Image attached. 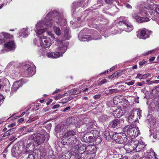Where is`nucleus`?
I'll return each mask as SVG.
<instances>
[{
	"instance_id": "nucleus-26",
	"label": "nucleus",
	"mask_w": 159,
	"mask_h": 159,
	"mask_svg": "<svg viewBox=\"0 0 159 159\" xmlns=\"http://www.w3.org/2000/svg\"><path fill=\"white\" fill-rule=\"evenodd\" d=\"M123 100H122L120 102L118 106L121 108L122 107L123 108L126 107L127 105L128 104V101L123 96Z\"/></svg>"
},
{
	"instance_id": "nucleus-45",
	"label": "nucleus",
	"mask_w": 159,
	"mask_h": 159,
	"mask_svg": "<svg viewBox=\"0 0 159 159\" xmlns=\"http://www.w3.org/2000/svg\"><path fill=\"white\" fill-rule=\"evenodd\" d=\"M155 109L158 111H159V98L157 100L156 104L155 107Z\"/></svg>"
},
{
	"instance_id": "nucleus-15",
	"label": "nucleus",
	"mask_w": 159,
	"mask_h": 159,
	"mask_svg": "<svg viewBox=\"0 0 159 159\" xmlns=\"http://www.w3.org/2000/svg\"><path fill=\"white\" fill-rule=\"evenodd\" d=\"M45 152H43L39 149H35L34 150L33 153L36 158L38 159H41L45 155Z\"/></svg>"
},
{
	"instance_id": "nucleus-52",
	"label": "nucleus",
	"mask_w": 159,
	"mask_h": 159,
	"mask_svg": "<svg viewBox=\"0 0 159 159\" xmlns=\"http://www.w3.org/2000/svg\"><path fill=\"white\" fill-rule=\"evenodd\" d=\"M35 158L34 154L29 155L27 159H34Z\"/></svg>"
},
{
	"instance_id": "nucleus-13",
	"label": "nucleus",
	"mask_w": 159,
	"mask_h": 159,
	"mask_svg": "<svg viewBox=\"0 0 159 159\" xmlns=\"http://www.w3.org/2000/svg\"><path fill=\"white\" fill-rule=\"evenodd\" d=\"M1 34L3 36V39H0V44L5 43L6 40H9L13 38V35L4 32H2Z\"/></svg>"
},
{
	"instance_id": "nucleus-32",
	"label": "nucleus",
	"mask_w": 159,
	"mask_h": 159,
	"mask_svg": "<svg viewBox=\"0 0 159 159\" xmlns=\"http://www.w3.org/2000/svg\"><path fill=\"white\" fill-rule=\"evenodd\" d=\"M81 140L83 142L87 143L93 142L91 141V139H90V138L88 137V134H85L84 137L81 139Z\"/></svg>"
},
{
	"instance_id": "nucleus-39",
	"label": "nucleus",
	"mask_w": 159,
	"mask_h": 159,
	"mask_svg": "<svg viewBox=\"0 0 159 159\" xmlns=\"http://www.w3.org/2000/svg\"><path fill=\"white\" fill-rule=\"evenodd\" d=\"M94 125V122L91 121H89L87 123L86 125L87 129H90L93 127Z\"/></svg>"
},
{
	"instance_id": "nucleus-21",
	"label": "nucleus",
	"mask_w": 159,
	"mask_h": 159,
	"mask_svg": "<svg viewBox=\"0 0 159 159\" xmlns=\"http://www.w3.org/2000/svg\"><path fill=\"white\" fill-rule=\"evenodd\" d=\"M138 144V140L136 139H133L130 141L128 144L129 145L130 147L132 148H134V150L136 151L137 148H136V146Z\"/></svg>"
},
{
	"instance_id": "nucleus-11",
	"label": "nucleus",
	"mask_w": 159,
	"mask_h": 159,
	"mask_svg": "<svg viewBox=\"0 0 159 159\" xmlns=\"http://www.w3.org/2000/svg\"><path fill=\"white\" fill-rule=\"evenodd\" d=\"M88 137L91 139V141H94L99 136V133L96 130H92L87 133Z\"/></svg>"
},
{
	"instance_id": "nucleus-14",
	"label": "nucleus",
	"mask_w": 159,
	"mask_h": 159,
	"mask_svg": "<svg viewBox=\"0 0 159 159\" xmlns=\"http://www.w3.org/2000/svg\"><path fill=\"white\" fill-rule=\"evenodd\" d=\"M137 116L135 115L134 112V110L131 111V114L129 116L128 122L131 124H133L138 120Z\"/></svg>"
},
{
	"instance_id": "nucleus-16",
	"label": "nucleus",
	"mask_w": 159,
	"mask_h": 159,
	"mask_svg": "<svg viewBox=\"0 0 159 159\" xmlns=\"http://www.w3.org/2000/svg\"><path fill=\"white\" fill-rule=\"evenodd\" d=\"M133 17L137 20V21L139 23L146 22L149 20V18L140 17L136 14H134L132 15Z\"/></svg>"
},
{
	"instance_id": "nucleus-9",
	"label": "nucleus",
	"mask_w": 159,
	"mask_h": 159,
	"mask_svg": "<svg viewBox=\"0 0 159 159\" xmlns=\"http://www.w3.org/2000/svg\"><path fill=\"white\" fill-rule=\"evenodd\" d=\"M40 39V45L43 48H46L51 45V40L50 38H47L45 36H43Z\"/></svg>"
},
{
	"instance_id": "nucleus-56",
	"label": "nucleus",
	"mask_w": 159,
	"mask_h": 159,
	"mask_svg": "<svg viewBox=\"0 0 159 159\" xmlns=\"http://www.w3.org/2000/svg\"><path fill=\"white\" fill-rule=\"evenodd\" d=\"M113 1V0H105V2L108 4H111Z\"/></svg>"
},
{
	"instance_id": "nucleus-4",
	"label": "nucleus",
	"mask_w": 159,
	"mask_h": 159,
	"mask_svg": "<svg viewBox=\"0 0 159 159\" xmlns=\"http://www.w3.org/2000/svg\"><path fill=\"white\" fill-rule=\"evenodd\" d=\"M75 132L73 130L69 131L65 133V136H67L68 138L69 144L73 145L75 144L77 142V139L76 136Z\"/></svg>"
},
{
	"instance_id": "nucleus-19",
	"label": "nucleus",
	"mask_w": 159,
	"mask_h": 159,
	"mask_svg": "<svg viewBox=\"0 0 159 159\" xmlns=\"http://www.w3.org/2000/svg\"><path fill=\"white\" fill-rule=\"evenodd\" d=\"M149 13L152 19L154 20H157V14H159V6L156 7L154 10L150 11Z\"/></svg>"
},
{
	"instance_id": "nucleus-35",
	"label": "nucleus",
	"mask_w": 159,
	"mask_h": 159,
	"mask_svg": "<svg viewBox=\"0 0 159 159\" xmlns=\"http://www.w3.org/2000/svg\"><path fill=\"white\" fill-rule=\"evenodd\" d=\"M64 129V127L61 126L60 125H57L55 128V131L57 133L61 132L62 131L63 132L65 131Z\"/></svg>"
},
{
	"instance_id": "nucleus-1",
	"label": "nucleus",
	"mask_w": 159,
	"mask_h": 159,
	"mask_svg": "<svg viewBox=\"0 0 159 159\" xmlns=\"http://www.w3.org/2000/svg\"><path fill=\"white\" fill-rule=\"evenodd\" d=\"M123 131L131 137H137L140 132L138 127H135L134 125H131L125 126L123 129Z\"/></svg>"
},
{
	"instance_id": "nucleus-48",
	"label": "nucleus",
	"mask_w": 159,
	"mask_h": 159,
	"mask_svg": "<svg viewBox=\"0 0 159 159\" xmlns=\"http://www.w3.org/2000/svg\"><path fill=\"white\" fill-rule=\"evenodd\" d=\"M104 134L105 136L106 137V138H111V136H112L110 134V133H109V131H106L105 132Z\"/></svg>"
},
{
	"instance_id": "nucleus-30",
	"label": "nucleus",
	"mask_w": 159,
	"mask_h": 159,
	"mask_svg": "<svg viewBox=\"0 0 159 159\" xmlns=\"http://www.w3.org/2000/svg\"><path fill=\"white\" fill-rule=\"evenodd\" d=\"M147 153H148V157H148L149 159L151 157L153 158L156 153L153 149L149 148H148V151Z\"/></svg>"
},
{
	"instance_id": "nucleus-59",
	"label": "nucleus",
	"mask_w": 159,
	"mask_h": 159,
	"mask_svg": "<svg viewBox=\"0 0 159 159\" xmlns=\"http://www.w3.org/2000/svg\"><path fill=\"white\" fill-rule=\"evenodd\" d=\"M154 159H159V153H155V155L153 158Z\"/></svg>"
},
{
	"instance_id": "nucleus-2",
	"label": "nucleus",
	"mask_w": 159,
	"mask_h": 159,
	"mask_svg": "<svg viewBox=\"0 0 159 159\" xmlns=\"http://www.w3.org/2000/svg\"><path fill=\"white\" fill-rule=\"evenodd\" d=\"M39 131L40 133L34 134L32 136L34 142L36 143L37 145H39L44 142L45 139V134L47 133L46 131L42 128L39 129Z\"/></svg>"
},
{
	"instance_id": "nucleus-63",
	"label": "nucleus",
	"mask_w": 159,
	"mask_h": 159,
	"mask_svg": "<svg viewBox=\"0 0 159 159\" xmlns=\"http://www.w3.org/2000/svg\"><path fill=\"white\" fill-rule=\"evenodd\" d=\"M155 59V57H151V58H150L149 59V61L152 62L153 61H154V60Z\"/></svg>"
},
{
	"instance_id": "nucleus-51",
	"label": "nucleus",
	"mask_w": 159,
	"mask_h": 159,
	"mask_svg": "<svg viewBox=\"0 0 159 159\" xmlns=\"http://www.w3.org/2000/svg\"><path fill=\"white\" fill-rule=\"evenodd\" d=\"M33 151H31L30 150H28V149H26L25 151V153L26 154H28L29 155L30 154H32V153H33Z\"/></svg>"
},
{
	"instance_id": "nucleus-17",
	"label": "nucleus",
	"mask_w": 159,
	"mask_h": 159,
	"mask_svg": "<svg viewBox=\"0 0 159 159\" xmlns=\"http://www.w3.org/2000/svg\"><path fill=\"white\" fill-rule=\"evenodd\" d=\"M120 120L115 119L110 121L109 123V126L111 128H115L117 127L119 128L120 126Z\"/></svg>"
},
{
	"instance_id": "nucleus-55",
	"label": "nucleus",
	"mask_w": 159,
	"mask_h": 159,
	"mask_svg": "<svg viewBox=\"0 0 159 159\" xmlns=\"http://www.w3.org/2000/svg\"><path fill=\"white\" fill-rule=\"evenodd\" d=\"M101 96V94H97L93 96V98L95 99H98Z\"/></svg>"
},
{
	"instance_id": "nucleus-20",
	"label": "nucleus",
	"mask_w": 159,
	"mask_h": 159,
	"mask_svg": "<svg viewBox=\"0 0 159 159\" xmlns=\"http://www.w3.org/2000/svg\"><path fill=\"white\" fill-rule=\"evenodd\" d=\"M119 139L118 141H117V143L122 144L125 143L127 140V138L126 134L125 133H120Z\"/></svg>"
},
{
	"instance_id": "nucleus-33",
	"label": "nucleus",
	"mask_w": 159,
	"mask_h": 159,
	"mask_svg": "<svg viewBox=\"0 0 159 159\" xmlns=\"http://www.w3.org/2000/svg\"><path fill=\"white\" fill-rule=\"evenodd\" d=\"M118 24L120 25H125L127 26V28L129 27V31L132 30L133 29L132 26L131 25H129L126 22V21L125 20L120 21L118 22Z\"/></svg>"
},
{
	"instance_id": "nucleus-61",
	"label": "nucleus",
	"mask_w": 159,
	"mask_h": 159,
	"mask_svg": "<svg viewBox=\"0 0 159 159\" xmlns=\"http://www.w3.org/2000/svg\"><path fill=\"white\" fill-rule=\"evenodd\" d=\"M116 75L117 74H116V72H114L112 75H111L110 76V77L111 78V77L114 78L115 77H117Z\"/></svg>"
},
{
	"instance_id": "nucleus-60",
	"label": "nucleus",
	"mask_w": 159,
	"mask_h": 159,
	"mask_svg": "<svg viewBox=\"0 0 159 159\" xmlns=\"http://www.w3.org/2000/svg\"><path fill=\"white\" fill-rule=\"evenodd\" d=\"M16 125V124L15 123H12L11 124H9L7 126L8 127H12Z\"/></svg>"
},
{
	"instance_id": "nucleus-27",
	"label": "nucleus",
	"mask_w": 159,
	"mask_h": 159,
	"mask_svg": "<svg viewBox=\"0 0 159 159\" xmlns=\"http://www.w3.org/2000/svg\"><path fill=\"white\" fill-rule=\"evenodd\" d=\"M81 91L80 89L79 88H76L75 89H72L69 91V93L71 95H75L81 93Z\"/></svg>"
},
{
	"instance_id": "nucleus-58",
	"label": "nucleus",
	"mask_w": 159,
	"mask_h": 159,
	"mask_svg": "<svg viewBox=\"0 0 159 159\" xmlns=\"http://www.w3.org/2000/svg\"><path fill=\"white\" fill-rule=\"evenodd\" d=\"M153 50H151L150 51H148V52L143 53V55L144 56L148 55V54H149L150 53H151V52H153Z\"/></svg>"
},
{
	"instance_id": "nucleus-38",
	"label": "nucleus",
	"mask_w": 159,
	"mask_h": 159,
	"mask_svg": "<svg viewBox=\"0 0 159 159\" xmlns=\"http://www.w3.org/2000/svg\"><path fill=\"white\" fill-rule=\"evenodd\" d=\"M84 2L83 0H79L77 2H74L73 4L75 5V8L81 7Z\"/></svg>"
},
{
	"instance_id": "nucleus-23",
	"label": "nucleus",
	"mask_w": 159,
	"mask_h": 159,
	"mask_svg": "<svg viewBox=\"0 0 159 159\" xmlns=\"http://www.w3.org/2000/svg\"><path fill=\"white\" fill-rule=\"evenodd\" d=\"M70 154L68 151L66 150L59 156V158L61 159H68L70 157Z\"/></svg>"
},
{
	"instance_id": "nucleus-62",
	"label": "nucleus",
	"mask_w": 159,
	"mask_h": 159,
	"mask_svg": "<svg viewBox=\"0 0 159 159\" xmlns=\"http://www.w3.org/2000/svg\"><path fill=\"white\" fill-rule=\"evenodd\" d=\"M60 105H59V104H56V105H54L52 107V109H54L57 108L59 107H60Z\"/></svg>"
},
{
	"instance_id": "nucleus-12",
	"label": "nucleus",
	"mask_w": 159,
	"mask_h": 159,
	"mask_svg": "<svg viewBox=\"0 0 159 159\" xmlns=\"http://www.w3.org/2000/svg\"><path fill=\"white\" fill-rule=\"evenodd\" d=\"M96 151V146L95 145H89L86 147V152L87 154H95Z\"/></svg>"
},
{
	"instance_id": "nucleus-22",
	"label": "nucleus",
	"mask_w": 159,
	"mask_h": 159,
	"mask_svg": "<svg viewBox=\"0 0 159 159\" xmlns=\"http://www.w3.org/2000/svg\"><path fill=\"white\" fill-rule=\"evenodd\" d=\"M123 96L118 95L114 97L113 98V102L116 105L119 106L120 101L123 100Z\"/></svg>"
},
{
	"instance_id": "nucleus-36",
	"label": "nucleus",
	"mask_w": 159,
	"mask_h": 159,
	"mask_svg": "<svg viewBox=\"0 0 159 159\" xmlns=\"http://www.w3.org/2000/svg\"><path fill=\"white\" fill-rule=\"evenodd\" d=\"M34 148L35 146L34 143H30L27 144L25 148L26 149H28V150L34 151Z\"/></svg>"
},
{
	"instance_id": "nucleus-46",
	"label": "nucleus",
	"mask_w": 159,
	"mask_h": 159,
	"mask_svg": "<svg viewBox=\"0 0 159 159\" xmlns=\"http://www.w3.org/2000/svg\"><path fill=\"white\" fill-rule=\"evenodd\" d=\"M129 147L128 148H125V149L126 150V152L127 153H130V152H132L134 150V148H131L130 147V146L129 145H128Z\"/></svg>"
},
{
	"instance_id": "nucleus-64",
	"label": "nucleus",
	"mask_w": 159,
	"mask_h": 159,
	"mask_svg": "<svg viewBox=\"0 0 159 159\" xmlns=\"http://www.w3.org/2000/svg\"><path fill=\"white\" fill-rule=\"evenodd\" d=\"M70 106H69L67 107L66 108H64L63 110V112H65L67 111V110L70 109Z\"/></svg>"
},
{
	"instance_id": "nucleus-31",
	"label": "nucleus",
	"mask_w": 159,
	"mask_h": 159,
	"mask_svg": "<svg viewBox=\"0 0 159 159\" xmlns=\"http://www.w3.org/2000/svg\"><path fill=\"white\" fill-rule=\"evenodd\" d=\"M140 35L141 38L143 39H145L149 37L148 35L146 34V32L144 30H142L140 31Z\"/></svg>"
},
{
	"instance_id": "nucleus-7",
	"label": "nucleus",
	"mask_w": 159,
	"mask_h": 159,
	"mask_svg": "<svg viewBox=\"0 0 159 159\" xmlns=\"http://www.w3.org/2000/svg\"><path fill=\"white\" fill-rule=\"evenodd\" d=\"M136 146L137 148L136 152H139L140 151L144 152V153H147L148 151V148L147 145L143 142L140 141L139 142L138 141V144Z\"/></svg>"
},
{
	"instance_id": "nucleus-47",
	"label": "nucleus",
	"mask_w": 159,
	"mask_h": 159,
	"mask_svg": "<svg viewBox=\"0 0 159 159\" xmlns=\"http://www.w3.org/2000/svg\"><path fill=\"white\" fill-rule=\"evenodd\" d=\"M71 100V99H70L69 97L64 98L62 99V103L63 104H64Z\"/></svg>"
},
{
	"instance_id": "nucleus-34",
	"label": "nucleus",
	"mask_w": 159,
	"mask_h": 159,
	"mask_svg": "<svg viewBox=\"0 0 159 159\" xmlns=\"http://www.w3.org/2000/svg\"><path fill=\"white\" fill-rule=\"evenodd\" d=\"M63 136L62 140L61 141V143L64 145L66 144H69L68 138L67 136H65V134H62Z\"/></svg>"
},
{
	"instance_id": "nucleus-49",
	"label": "nucleus",
	"mask_w": 159,
	"mask_h": 159,
	"mask_svg": "<svg viewBox=\"0 0 159 159\" xmlns=\"http://www.w3.org/2000/svg\"><path fill=\"white\" fill-rule=\"evenodd\" d=\"M123 70H118L116 72V73L117 77H119L121 76L123 74Z\"/></svg>"
},
{
	"instance_id": "nucleus-44",
	"label": "nucleus",
	"mask_w": 159,
	"mask_h": 159,
	"mask_svg": "<svg viewBox=\"0 0 159 159\" xmlns=\"http://www.w3.org/2000/svg\"><path fill=\"white\" fill-rule=\"evenodd\" d=\"M134 113H135V115L137 116V118L138 117L139 119H140L141 116V111H138L137 109L134 110Z\"/></svg>"
},
{
	"instance_id": "nucleus-24",
	"label": "nucleus",
	"mask_w": 159,
	"mask_h": 159,
	"mask_svg": "<svg viewBox=\"0 0 159 159\" xmlns=\"http://www.w3.org/2000/svg\"><path fill=\"white\" fill-rule=\"evenodd\" d=\"M23 80H20L18 81L14 82L13 85V87L15 90H17L23 84Z\"/></svg>"
},
{
	"instance_id": "nucleus-5",
	"label": "nucleus",
	"mask_w": 159,
	"mask_h": 159,
	"mask_svg": "<svg viewBox=\"0 0 159 159\" xmlns=\"http://www.w3.org/2000/svg\"><path fill=\"white\" fill-rule=\"evenodd\" d=\"M24 69L25 70V77L31 76L35 74V68L29 64H26L24 66Z\"/></svg>"
},
{
	"instance_id": "nucleus-50",
	"label": "nucleus",
	"mask_w": 159,
	"mask_h": 159,
	"mask_svg": "<svg viewBox=\"0 0 159 159\" xmlns=\"http://www.w3.org/2000/svg\"><path fill=\"white\" fill-rule=\"evenodd\" d=\"M63 95H61V94H57V95L54 98L55 99L57 100L60 98H61L63 97Z\"/></svg>"
},
{
	"instance_id": "nucleus-6",
	"label": "nucleus",
	"mask_w": 159,
	"mask_h": 159,
	"mask_svg": "<svg viewBox=\"0 0 159 159\" xmlns=\"http://www.w3.org/2000/svg\"><path fill=\"white\" fill-rule=\"evenodd\" d=\"M59 48L60 50L61 51V53L59 52H49L47 54L48 57L52 58H56L59 57L60 55H61L64 53L66 50V47L64 46L62 47H60Z\"/></svg>"
},
{
	"instance_id": "nucleus-54",
	"label": "nucleus",
	"mask_w": 159,
	"mask_h": 159,
	"mask_svg": "<svg viewBox=\"0 0 159 159\" xmlns=\"http://www.w3.org/2000/svg\"><path fill=\"white\" fill-rule=\"evenodd\" d=\"M146 61L145 60H143L139 62V64L140 66H142L145 64Z\"/></svg>"
},
{
	"instance_id": "nucleus-8",
	"label": "nucleus",
	"mask_w": 159,
	"mask_h": 159,
	"mask_svg": "<svg viewBox=\"0 0 159 159\" xmlns=\"http://www.w3.org/2000/svg\"><path fill=\"white\" fill-rule=\"evenodd\" d=\"M57 12L55 11H52L50 12L45 17V20H46L45 24L47 25L51 26L52 25L53 20L52 17L54 16L53 15Z\"/></svg>"
},
{
	"instance_id": "nucleus-37",
	"label": "nucleus",
	"mask_w": 159,
	"mask_h": 159,
	"mask_svg": "<svg viewBox=\"0 0 159 159\" xmlns=\"http://www.w3.org/2000/svg\"><path fill=\"white\" fill-rule=\"evenodd\" d=\"M69 31V30L68 29H66L65 30L64 36L66 40L69 39L71 37Z\"/></svg>"
},
{
	"instance_id": "nucleus-18",
	"label": "nucleus",
	"mask_w": 159,
	"mask_h": 159,
	"mask_svg": "<svg viewBox=\"0 0 159 159\" xmlns=\"http://www.w3.org/2000/svg\"><path fill=\"white\" fill-rule=\"evenodd\" d=\"M124 114L123 111L119 107L113 111V115L116 118H120Z\"/></svg>"
},
{
	"instance_id": "nucleus-42",
	"label": "nucleus",
	"mask_w": 159,
	"mask_h": 159,
	"mask_svg": "<svg viewBox=\"0 0 159 159\" xmlns=\"http://www.w3.org/2000/svg\"><path fill=\"white\" fill-rule=\"evenodd\" d=\"M70 159H83V157L78 154L75 153V155H73L70 157Z\"/></svg>"
},
{
	"instance_id": "nucleus-28",
	"label": "nucleus",
	"mask_w": 159,
	"mask_h": 159,
	"mask_svg": "<svg viewBox=\"0 0 159 159\" xmlns=\"http://www.w3.org/2000/svg\"><path fill=\"white\" fill-rule=\"evenodd\" d=\"M16 129V127L11 129L7 131L3 134V137H5L6 136L13 134Z\"/></svg>"
},
{
	"instance_id": "nucleus-25",
	"label": "nucleus",
	"mask_w": 159,
	"mask_h": 159,
	"mask_svg": "<svg viewBox=\"0 0 159 159\" xmlns=\"http://www.w3.org/2000/svg\"><path fill=\"white\" fill-rule=\"evenodd\" d=\"M86 145L84 144H82L80 145L78 149V153L80 154H82L85 151L86 152Z\"/></svg>"
},
{
	"instance_id": "nucleus-3",
	"label": "nucleus",
	"mask_w": 159,
	"mask_h": 159,
	"mask_svg": "<svg viewBox=\"0 0 159 159\" xmlns=\"http://www.w3.org/2000/svg\"><path fill=\"white\" fill-rule=\"evenodd\" d=\"M24 144L21 142H18L15 144L11 149V152L13 156L15 157H18L23 150Z\"/></svg>"
},
{
	"instance_id": "nucleus-43",
	"label": "nucleus",
	"mask_w": 159,
	"mask_h": 159,
	"mask_svg": "<svg viewBox=\"0 0 159 159\" xmlns=\"http://www.w3.org/2000/svg\"><path fill=\"white\" fill-rule=\"evenodd\" d=\"M55 33L58 35H59L61 34V31L59 28L55 27L54 28Z\"/></svg>"
},
{
	"instance_id": "nucleus-29",
	"label": "nucleus",
	"mask_w": 159,
	"mask_h": 159,
	"mask_svg": "<svg viewBox=\"0 0 159 159\" xmlns=\"http://www.w3.org/2000/svg\"><path fill=\"white\" fill-rule=\"evenodd\" d=\"M120 133H116L114 132L112 134V139L114 140L116 143H117V141H118L119 136L120 135Z\"/></svg>"
},
{
	"instance_id": "nucleus-57",
	"label": "nucleus",
	"mask_w": 159,
	"mask_h": 159,
	"mask_svg": "<svg viewBox=\"0 0 159 159\" xmlns=\"http://www.w3.org/2000/svg\"><path fill=\"white\" fill-rule=\"evenodd\" d=\"M117 91V89H110L109 90V92L111 93H115Z\"/></svg>"
},
{
	"instance_id": "nucleus-41",
	"label": "nucleus",
	"mask_w": 159,
	"mask_h": 159,
	"mask_svg": "<svg viewBox=\"0 0 159 159\" xmlns=\"http://www.w3.org/2000/svg\"><path fill=\"white\" fill-rule=\"evenodd\" d=\"M56 23L60 25H64L66 23V21L65 20L63 19L59 18V20L58 21H57Z\"/></svg>"
},
{
	"instance_id": "nucleus-10",
	"label": "nucleus",
	"mask_w": 159,
	"mask_h": 159,
	"mask_svg": "<svg viewBox=\"0 0 159 159\" xmlns=\"http://www.w3.org/2000/svg\"><path fill=\"white\" fill-rule=\"evenodd\" d=\"M3 46L5 49L9 51L14 50L16 48L15 41L14 40L10 41L4 43Z\"/></svg>"
},
{
	"instance_id": "nucleus-40",
	"label": "nucleus",
	"mask_w": 159,
	"mask_h": 159,
	"mask_svg": "<svg viewBox=\"0 0 159 159\" xmlns=\"http://www.w3.org/2000/svg\"><path fill=\"white\" fill-rule=\"evenodd\" d=\"M45 31V30L44 29H40L38 30L36 29L35 30L36 34L37 36H39L40 34L43 33Z\"/></svg>"
},
{
	"instance_id": "nucleus-53",
	"label": "nucleus",
	"mask_w": 159,
	"mask_h": 159,
	"mask_svg": "<svg viewBox=\"0 0 159 159\" xmlns=\"http://www.w3.org/2000/svg\"><path fill=\"white\" fill-rule=\"evenodd\" d=\"M134 80H132L126 83V84H127L128 85H132L134 84Z\"/></svg>"
}]
</instances>
